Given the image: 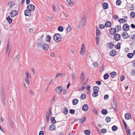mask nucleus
<instances>
[{
	"label": "nucleus",
	"mask_w": 135,
	"mask_h": 135,
	"mask_svg": "<svg viewBox=\"0 0 135 135\" xmlns=\"http://www.w3.org/2000/svg\"><path fill=\"white\" fill-rule=\"evenodd\" d=\"M61 37L59 33H56L54 36V40L56 42H59L61 40Z\"/></svg>",
	"instance_id": "nucleus-1"
},
{
	"label": "nucleus",
	"mask_w": 135,
	"mask_h": 135,
	"mask_svg": "<svg viewBox=\"0 0 135 135\" xmlns=\"http://www.w3.org/2000/svg\"><path fill=\"white\" fill-rule=\"evenodd\" d=\"M2 101L3 103H4L6 98L5 90L3 88H2Z\"/></svg>",
	"instance_id": "nucleus-2"
},
{
	"label": "nucleus",
	"mask_w": 135,
	"mask_h": 135,
	"mask_svg": "<svg viewBox=\"0 0 135 135\" xmlns=\"http://www.w3.org/2000/svg\"><path fill=\"white\" fill-rule=\"evenodd\" d=\"M112 25L111 22L109 21H107L105 23V26L102 24V29L104 28L105 27H110Z\"/></svg>",
	"instance_id": "nucleus-3"
},
{
	"label": "nucleus",
	"mask_w": 135,
	"mask_h": 135,
	"mask_svg": "<svg viewBox=\"0 0 135 135\" xmlns=\"http://www.w3.org/2000/svg\"><path fill=\"white\" fill-rule=\"evenodd\" d=\"M113 107L114 110L116 112L117 111V102L115 99L114 97L113 98Z\"/></svg>",
	"instance_id": "nucleus-4"
},
{
	"label": "nucleus",
	"mask_w": 135,
	"mask_h": 135,
	"mask_svg": "<svg viewBox=\"0 0 135 135\" xmlns=\"http://www.w3.org/2000/svg\"><path fill=\"white\" fill-rule=\"evenodd\" d=\"M114 35V39L116 41H118L120 40V35L118 34L115 33Z\"/></svg>",
	"instance_id": "nucleus-5"
},
{
	"label": "nucleus",
	"mask_w": 135,
	"mask_h": 135,
	"mask_svg": "<svg viewBox=\"0 0 135 135\" xmlns=\"http://www.w3.org/2000/svg\"><path fill=\"white\" fill-rule=\"evenodd\" d=\"M27 9L30 11H33L35 8V6L32 4H29L28 5L27 7Z\"/></svg>",
	"instance_id": "nucleus-6"
},
{
	"label": "nucleus",
	"mask_w": 135,
	"mask_h": 135,
	"mask_svg": "<svg viewBox=\"0 0 135 135\" xmlns=\"http://www.w3.org/2000/svg\"><path fill=\"white\" fill-rule=\"evenodd\" d=\"M129 26L128 24H124L123 25L122 28L123 30L127 31L129 30Z\"/></svg>",
	"instance_id": "nucleus-7"
},
{
	"label": "nucleus",
	"mask_w": 135,
	"mask_h": 135,
	"mask_svg": "<svg viewBox=\"0 0 135 135\" xmlns=\"http://www.w3.org/2000/svg\"><path fill=\"white\" fill-rule=\"evenodd\" d=\"M85 46L84 44H82L81 47V50L80 51V53L81 55H83L85 50Z\"/></svg>",
	"instance_id": "nucleus-8"
},
{
	"label": "nucleus",
	"mask_w": 135,
	"mask_h": 135,
	"mask_svg": "<svg viewBox=\"0 0 135 135\" xmlns=\"http://www.w3.org/2000/svg\"><path fill=\"white\" fill-rule=\"evenodd\" d=\"M41 47L43 50H47L49 47L48 45L45 43H43Z\"/></svg>",
	"instance_id": "nucleus-9"
},
{
	"label": "nucleus",
	"mask_w": 135,
	"mask_h": 135,
	"mask_svg": "<svg viewBox=\"0 0 135 135\" xmlns=\"http://www.w3.org/2000/svg\"><path fill=\"white\" fill-rule=\"evenodd\" d=\"M56 91L59 94H61L62 91V88L60 86H57L56 89Z\"/></svg>",
	"instance_id": "nucleus-10"
},
{
	"label": "nucleus",
	"mask_w": 135,
	"mask_h": 135,
	"mask_svg": "<svg viewBox=\"0 0 135 135\" xmlns=\"http://www.w3.org/2000/svg\"><path fill=\"white\" fill-rule=\"evenodd\" d=\"M17 14V12L16 10L12 11L10 12L11 17H13L15 16Z\"/></svg>",
	"instance_id": "nucleus-11"
},
{
	"label": "nucleus",
	"mask_w": 135,
	"mask_h": 135,
	"mask_svg": "<svg viewBox=\"0 0 135 135\" xmlns=\"http://www.w3.org/2000/svg\"><path fill=\"white\" fill-rule=\"evenodd\" d=\"M31 11L28 9L24 11L25 15L26 16H31Z\"/></svg>",
	"instance_id": "nucleus-12"
},
{
	"label": "nucleus",
	"mask_w": 135,
	"mask_h": 135,
	"mask_svg": "<svg viewBox=\"0 0 135 135\" xmlns=\"http://www.w3.org/2000/svg\"><path fill=\"white\" fill-rule=\"evenodd\" d=\"M88 109V105L86 104L84 105L82 107V110L85 111H87Z\"/></svg>",
	"instance_id": "nucleus-13"
},
{
	"label": "nucleus",
	"mask_w": 135,
	"mask_h": 135,
	"mask_svg": "<svg viewBox=\"0 0 135 135\" xmlns=\"http://www.w3.org/2000/svg\"><path fill=\"white\" fill-rule=\"evenodd\" d=\"M103 8L104 9H106L108 8V4L107 3H104L102 4Z\"/></svg>",
	"instance_id": "nucleus-14"
},
{
	"label": "nucleus",
	"mask_w": 135,
	"mask_h": 135,
	"mask_svg": "<svg viewBox=\"0 0 135 135\" xmlns=\"http://www.w3.org/2000/svg\"><path fill=\"white\" fill-rule=\"evenodd\" d=\"M116 52L115 50H112L110 52V55L112 56H114L116 54Z\"/></svg>",
	"instance_id": "nucleus-15"
},
{
	"label": "nucleus",
	"mask_w": 135,
	"mask_h": 135,
	"mask_svg": "<svg viewBox=\"0 0 135 135\" xmlns=\"http://www.w3.org/2000/svg\"><path fill=\"white\" fill-rule=\"evenodd\" d=\"M85 23H84L83 24V22H81L80 21V22L79 25L78 26V27L79 28H84L85 27Z\"/></svg>",
	"instance_id": "nucleus-16"
},
{
	"label": "nucleus",
	"mask_w": 135,
	"mask_h": 135,
	"mask_svg": "<svg viewBox=\"0 0 135 135\" xmlns=\"http://www.w3.org/2000/svg\"><path fill=\"white\" fill-rule=\"evenodd\" d=\"M125 118L127 120L130 119L131 118V116L129 113H127L125 115Z\"/></svg>",
	"instance_id": "nucleus-17"
},
{
	"label": "nucleus",
	"mask_w": 135,
	"mask_h": 135,
	"mask_svg": "<svg viewBox=\"0 0 135 135\" xmlns=\"http://www.w3.org/2000/svg\"><path fill=\"white\" fill-rule=\"evenodd\" d=\"M96 27L97 28V30H96V36L97 37H100L101 35V32L99 30V29L97 28V26Z\"/></svg>",
	"instance_id": "nucleus-18"
},
{
	"label": "nucleus",
	"mask_w": 135,
	"mask_h": 135,
	"mask_svg": "<svg viewBox=\"0 0 135 135\" xmlns=\"http://www.w3.org/2000/svg\"><path fill=\"white\" fill-rule=\"evenodd\" d=\"M122 36L124 37L125 39H126L128 38V34L127 32H123L122 33Z\"/></svg>",
	"instance_id": "nucleus-19"
},
{
	"label": "nucleus",
	"mask_w": 135,
	"mask_h": 135,
	"mask_svg": "<svg viewBox=\"0 0 135 135\" xmlns=\"http://www.w3.org/2000/svg\"><path fill=\"white\" fill-rule=\"evenodd\" d=\"M56 126L55 125L52 124L49 127V129L51 131H53L55 129Z\"/></svg>",
	"instance_id": "nucleus-20"
},
{
	"label": "nucleus",
	"mask_w": 135,
	"mask_h": 135,
	"mask_svg": "<svg viewBox=\"0 0 135 135\" xmlns=\"http://www.w3.org/2000/svg\"><path fill=\"white\" fill-rule=\"evenodd\" d=\"M51 36L49 35H47L45 38V40L46 42H50V41Z\"/></svg>",
	"instance_id": "nucleus-21"
},
{
	"label": "nucleus",
	"mask_w": 135,
	"mask_h": 135,
	"mask_svg": "<svg viewBox=\"0 0 135 135\" xmlns=\"http://www.w3.org/2000/svg\"><path fill=\"white\" fill-rule=\"evenodd\" d=\"M68 112V110L67 108L65 107L63 109V112L65 115L67 114Z\"/></svg>",
	"instance_id": "nucleus-22"
},
{
	"label": "nucleus",
	"mask_w": 135,
	"mask_h": 135,
	"mask_svg": "<svg viewBox=\"0 0 135 135\" xmlns=\"http://www.w3.org/2000/svg\"><path fill=\"white\" fill-rule=\"evenodd\" d=\"M110 76L114 78L116 76L117 74V73L114 71L112 72L110 74Z\"/></svg>",
	"instance_id": "nucleus-23"
},
{
	"label": "nucleus",
	"mask_w": 135,
	"mask_h": 135,
	"mask_svg": "<svg viewBox=\"0 0 135 135\" xmlns=\"http://www.w3.org/2000/svg\"><path fill=\"white\" fill-rule=\"evenodd\" d=\"M14 5V3L13 2L11 1L9 2L8 3V6L9 7V8H11Z\"/></svg>",
	"instance_id": "nucleus-24"
},
{
	"label": "nucleus",
	"mask_w": 135,
	"mask_h": 135,
	"mask_svg": "<svg viewBox=\"0 0 135 135\" xmlns=\"http://www.w3.org/2000/svg\"><path fill=\"white\" fill-rule=\"evenodd\" d=\"M78 102V100L76 99H75L72 101V103L73 105H76Z\"/></svg>",
	"instance_id": "nucleus-25"
},
{
	"label": "nucleus",
	"mask_w": 135,
	"mask_h": 135,
	"mask_svg": "<svg viewBox=\"0 0 135 135\" xmlns=\"http://www.w3.org/2000/svg\"><path fill=\"white\" fill-rule=\"evenodd\" d=\"M6 20L9 24H11L12 22V19L9 16H8L7 17Z\"/></svg>",
	"instance_id": "nucleus-26"
},
{
	"label": "nucleus",
	"mask_w": 135,
	"mask_h": 135,
	"mask_svg": "<svg viewBox=\"0 0 135 135\" xmlns=\"http://www.w3.org/2000/svg\"><path fill=\"white\" fill-rule=\"evenodd\" d=\"M127 57L130 59L132 58L134 56L133 54L132 53H129L128 54H127Z\"/></svg>",
	"instance_id": "nucleus-27"
},
{
	"label": "nucleus",
	"mask_w": 135,
	"mask_h": 135,
	"mask_svg": "<svg viewBox=\"0 0 135 135\" xmlns=\"http://www.w3.org/2000/svg\"><path fill=\"white\" fill-rule=\"evenodd\" d=\"M99 89V87L98 86H94L93 88L94 91L97 92L98 93Z\"/></svg>",
	"instance_id": "nucleus-28"
},
{
	"label": "nucleus",
	"mask_w": 135,
	"mask_h": 135,
	"mask_svg": "<svg viewBox=\"0 0 135 135\" xmlns=\"http://www.w3.org/2000/svg\"><path fill=\"white\" fill-rule=\"evenodd\" d=\"M130 16L132 18L135 17V12L133 11L131 12L130 13Z\"/></svg>",
	"instance_id": "nucleus-29"
},
{
	"label": "nucleus",
	"mask_w": 135,
	"mask_h": 135,
	"mask_svg": "<svg viewBox=\"0 0 135 135\" xmlns=\"http://www.w3.org/2000/svg\"><path fill=\"white\" fill-rule=\"evenodd\" d=\"M108 113V111L105 109H103L102 110V114L103 115H106Z\"/></svg>",
	"instance_id": "nucleus-30"
},
{
	"label": "nucleus",
	"mask_w": 135,
	"mask_h": 135,
	"mask_svg": "<svg viewBox=\"0 0 135 135\" xmlns=\"http://www.w3.org/2000/svg\"><path fill=\"white\" fill-rule=\"evenodd\" d=\"M42 44L43 43L41 42H38L36 43V46H37L38 47L40 48L41 46L42 47Z\"/></svg>",
	"instance_id": "nucleus-31"
},
{
	"label": "nucleus",
	"mask_w": 135,
	"mask_h": 135,
	"mask_svg": "<svg viewBox=\"0 0 135 135\" xmlns=\"http://www.w3.org/2000/svg\"><path fill=\"white\" fill-rule=\"evenodd\" d=\"M86 16V15L84 14L83 16L84 17L82 18V22H83V24L84 23H85L86 21V20L85 18Z\"/></svg>",
	"instance_id": "nucleus-32"
},
{
	"label": "nucleus",
	"mask_w": 135,
	"mask_h": 135,
	"mask_svg": "<svg viewBox=\"0 0 135 135\" xmlns=\"http://www.w3.org/2000/svg\"><path fill=\"white\" fill-rule=\"evenodd\" d=\"M118 128L117 126H113L112 128V130L113 131H115L117 130Z\"/></svg>",
	"instance_id": "nucleus-33"
},
{
	"label": "nucleus",
	"mask_w": 135,
	"mask_h": 135,
	"mask_svg": "<svg viewBox=\"0 0 135 135\" xmlns=\"http://www.w3.org/2000/svg\"><path fill=\"white\" fill-rule=\"evenodd\" d=\"M86 120V118L85 117L82 118L81 119H79L80 122L82 123H83Z\"/></svg>",
	"instance_id": "nucleus-34"
},
{
	"label": "nucleus",
	"mask_w": 135,
	"mask_h": 135,
	"mask_svg": "<svg viewBox=\"0 0 135 135\" xmlns=\"http://www.w3.org/2000/svg\"><path fill=\"white\" fill-rule=\"evenodd\" d=\"M111 28H110V30H109V32H110V34L112 35H113L115 34V31L114 30H111Z\"/></svg>",
	"instance_id": "nucleus-35"
},
{
	"label": "nucleus",
	"mask_w": 135,
	"mask_h": 135,
	"mask_svg": "<svg viewBox=\"0 0 135 135\" xmlns=\"http://www.w3.org/2000/svg\"><path fill=\"white\" fill-rule=\"evenodd\" d=\"M114 44L112 42L109 43L108 45V46L110 49H112L113 47Z\"/></svg>",
	"instance_id": "nucleus-36"
},
{
	"label": "nucleus",
	"mask_w": 135,
	"mask_h": 135,
	"mask_svg": "<svg viewBox=\"0 0 135 135\" xmlns=\"http://www.w3.org/2000/svg\"><path fill=\"white\" fill-rule=\"evenodd\" d=\"M86 97V95L84 93L82 94L80 96L81 99L82 100L84 99Z\"/></svg>",
	"instance_id": "nucleus-37"
},
{
	"label": "nucleus",
	"mask_w": 135,
	"mask_h": 135,
	"mask_svg": "<svg viewBox=\"0 0 135 135\" xmlns=\"http://www.w3.org/2000/svg\"><path fill=\"white\" fill-rule=\"evenodd\" d=\"M111 119V118L107 117L105 118V120L107 123H108L110 121Z\"/></svg>",
	"instance_id": "nucleus-38"
},
{
	"label": "nucleus",
	"mask_w": 135,
	"mask_h": 135,
	"mask_svg": "<svg viewBox=\"0 0 135 135\" xmlns=\"http://www.w3.org/2000/svg\"><path fill=\"white\" fill-rule=\"evenodd\" d=\"M84 132L86 135H89L90 132L89 130H86L84 131Z\"/></svg>",
	"instance_id": "nucleus-39"
},
{
	"label": "nucleus",
	"mask_w": 135,
	"mask_h": 135,
	"mask_svg": "<svg viewBox=\"0 0 135 135\" xmlns=\"http://www.w3.org/2000/svg\"><path fill=\"white\" fill-rule=\"evenodd\" d=\"M119 21L120 23H125L126 21L124 19L121 18L119 20Z\"/></svg>",
	"instance_id": "nucleus-40"
},
{
	"label": "nucleus",
	"mask_w": 135,
	"mask_h": 135,
	"mask_svg": "<svg viewBox=\"0 0 135 135\" xmlns=\"http://www.w3.org/2000/svg\"><path fill=\"white\" fill-rule=\"evenodd\" d=\"M55 95H54L53 96L52 99L51 101V103L52 104L54 103L55 102Z\"/></svg>",
	"instance_id": "nucleus-41"
},
{
	"label": "nucleus",
	"mask_w": 135,
	"mask_h": 135,
	"mask_svg": "<svg viewBox=\"0 0 135 135\" xmlns=\"http://www.w3.org/2000/svg\"><path fill=\"white\" fill-rule=\"evenodd\" d=\"M58 30L60 32H62L64 30V28L62 27L61 26H59L58 28Z\"/></svg>",
	"instance_id": "nucleus-42"
},
{
	"label": "nucleus",
	"mask_w": 135,
	"mask_h": 135,
	"mask_svg": "<svg viewBox=\"0 0 135 135\" xmlns=\"http://www.w3.org/2000/svg\"><path fill=\"white\" fill-rule=\"evenodd\" d=\"M51 120L52 122L54 124L56 122L54 117H51Z\"/></svg>",
	"instance_id": "nucleus-43"
},
{
	"label": "nucleus",
	"mask_w": 135,
	"mask_h": 135,
	"mask_svg": "<svg viewBox=\"0 0 135 135\" xmlns=\"http://www.w3.org/2000/svg\"><path fill=\"white\" fill-rule=\"evenodd\" d=\"M98 93L97 92L94 91V93L92 94V96L94 97H96L98 96Z\"/></svg>",
	"instance_id": "nucleus-44"
},
{
	"label": "nucleus",
	"mask_w": 135,
	"mask_h": 135,
	"mask_svg": "<svg viewBox=\"0 0 135 135\" xmlns=\"http://www.w3.org/2000/svg\"><path fill=\"white\" fill-rule=\"evenodd\" d=\"M80 79H85L84 74L83 72H82L80 74Z\"/></svg>",
	"instance_id": "nucleus-45"
},
{
	"label": "nucleus",
	"mask_w": 135,
	"mask_h": 135,
	"mask_svg": "<svg viewBox=\"0 0 135 135\" xmlns=\"http://www.w3.org/2000/svg\"><path fill=\"white\" fill-rule=\"evenodd\" d=\"M103 77L104 79L106 80L109 77V75L108 74L106 73L104 75Z\"/></svg>",
	"instance_id": "nucleus-46"
},
{
	"label": "nucleus",
	"mask_w": 135,
	"mask_h": 135,
	"mask_svg": "<svg viewBox=\"0 0 135 135\" xmlns=\"http://www.w3.org/2000/svg\"><path fill=\"white\" fill-rule=\"evenodd\" d=\"M66 1L70 5H73L74 4V2H72L71 0H66Z\"/></svg>",
	"instance_id": "nucleus-47"
},
{
	"label": "nucleus",
	"mask_w": 135,
	"mask_h": 135,
	"mask_svg": "<svg viewBox=\"0 0 135 135\" xmlns=\"http://www.w3.org/2000/svg\"><path fill=\"white\" fill-rule=\"evenodd\" d=\"M123 122L125 129L126 130H127V124H126V122L124 121L123 119Z\"/></svg>",
	"instance_id": "nucleus-48"
},
{
	"label": "nucleus",
	"mask_w": 135,
	"mask_h": 135,
	"mask_svg": "<svg viewBox=\"0 0 135 135\" xmlns=\"http://www.w3.org/2000/svg\"><path fill=\"white\" fill-rule=\"evenodd\" d=\"M116 27L117 28V32H119L121 30V27L119 25H118L117 26H116Z\"/></svg>",
	"instance_id": "nucleus-49"
},
{
	"label": "nucleus",
	"mask_w": 135,
	"mask_h": 135,
	"mask_svg": "<svg viewBox=\"0 0 135 135\" xmlns=\"http://www.w3.org/2000/svg\"><path fill=\"white\" fill-rule=\"evenodd\" d=\"M121 3V1L120 0H117L116 2V4L118 5H120Z\"/></svg>",
	"instance_id": "nucleus-50"
},
{
	"label": "nucleus",
	"mask_w": 135,
	"mask_h": 135,
	"mask_svg": "<svg viewBox=\"0 0 135 135\" xmlns=\"http://www.w3.org/2000/svg\"><path fill=\"white\" fill-rule=\"evenodd\" d=\"M71 75L73 81V82H74L76 80V77L75 76V75L74 74H71Z\"/></svg>",
	"instance_id": "nucleus-51"
},
{
	"label": "nucleus",
	"mask_w": 135,
	"mask_h": 135,
	"mask_svg": "<svg viewBox=\"0 0 135 135\" xmlns=\"http://www.w3.org/2000/svg\"><path fill=\"white\" fill-rule=\"evenodd\" d=\"M99 36L97 37L96 36V43L97 44H99V39L100 38Z\"/></svg>",
	"instance_id": "nucleus-52"
},
{
	"label": "nucleus",
	"mask_w": 135,
	"mask_h": 135,
	"mask_svg": "<svg viewBox=\"0 0 135 135\" xmlns=\"http://www.w3.org/2000/svg\"><path fill=\"white\" fill-rule=\"evenodd\" d=\"M120 44L119 43H118L117 45H115L116 48L117 49H119L120 48Z\"/></svg>",
	"instance_id": "nucleus-53"
},
{
	"label": "nucleus",
	"mask_w": 135,
	"mask_h": 135,
	"mask_svg": "<svg viewBox=\"0 0 135 135\" xmlns=\"http://www.w3.org/2000/svg\"><path fill=\"white\" fill-rule=\"evenodd\" d=\"M63 75L62 73H58L55 76V78H56L58 77H59L60 76H61Z\"/></svg>",
	"instance_id": "nucleus-54"
},
{
	"label": "nucleus",
	"mask_w": 135,
	"mask_h": 135,
	"mask_svg": "<svg viewBox=\"0 0 135 135\" xmlns=\"http://www.w3.org/2000/svg\"><path fill=\"white\" fill-rule=\"evenodd\" d=\"M69 112L71 114H73L75 113V111L74 110L71 109L70 110Z\"/></svg>",
	"instance_id": "nucleus-55"
},
{
	"label": "nucleus",
	"mask_w": 135,
	"mask_h": 135,
	"mask_svg": "<svg viewBox=\"0 0 135 135\" xmlns=\"http://www.w3.org/2000/svg\"><path fill=\"white\" fill-rule=\"evenodd\" d=\"M46 118L47 121L48 122L49 120V114L48 113H46Z\"/></svg>",
	"instance_id": "nucleus-56"
},
{
	"label": "nucleus",
	"mask_w": 135,
	"mask_h": 135,
	"mask_svg": "<svg viewBox=\"0 0 135 135\" xmlns=\"http://www.w3.org/2000/svg\"><path fill=\"white\" fill-rule=\"evenodd\" d=\"M109 96L108 94L105 95L104 97V99L105 100L108 99Z\"/></svg>",
	"instance_id": "nucleus-57"
},
{
	"label": "nucleus",
	"mask_w": 135,
	"mask_h": 135,
	"mask_svg": "<svg viewBox=\"0 0 135 135\" xmlns=\"http://www.w3.org/2000/svg\"><path fill=\"white\" fill-rule=\"evenodd\" d=\"M26 75V78H28L29 77L28 75V72L27 71H26L25 72Z\"/></svg>",
	"instance_id": "nucleus-58"
},
{
	"label": "nucleus",
	"mask_w": 135,
	"mask_h": 135,
	"mask_svg": "<svg viewBox=\"0 0 135 135\" xmlns=\"http://www.w3.org/2000/svg\"><path fill=\"white\" fill-rule=\"evenodd\" d=\"M71 30V27L69 26L67 28V31L68 32H70Z\"/></svg>",
	"instance_id": "nucleus-59"
},
{
	"label": "nucleus",
	"mask_w": 135,
	"mask_h": 135,
	"mask_svg": "<svg viewBox=\"0 0 135 135\" xmlns=\"http://www.w3.org/2000/svg\"><path fill=\"white\" fill-rule=\"evenodd\" d=\"M126 130V132L127 133L128 135L129 134L130 135H131V132L130 131L129 129H128Z\"/></svg>",
	"instance_id": "nucleus-60"
},
{
	"label": "nucleus",
	"mask_w": 135,
	"mask_h": 135,
	"mask_svg": "<svg viewBox=\"0 0 135 135\" xmlns=\"http://www.w3.org/2000/svg\"><path fill=\"white\" fill-rule=\"evenodd\" d=\"M131 39L134 41H135V35H133L131 36Z\"/></svg>",
	"instance_id": "nucleus-61"
},
{
	"label": "nucleus",
	"mask_w": 135,
	"mask_h": 135,
	"mask_svg": "<svg viewBox=\"0 0 135 135\" xmlns=\"http://www.w3.org/2000/svg\"><path fill=\"white\" fill-rule=\"evenodd\" d=\"M131 74L132 75H135V70H132L131 72Z\"/></svg>",
	"instance_id": "nucleus-62"
},
{
	"label": "nucleus",
	"mask_w": 135,
	"mask_h": 135,
	"mask_svg": "<svg viewBox=\"0 0 135 135\" xmlns=\"http://www.w3.org/2000/svg\"><path fill=\"white\" fill-rule=\"evenodd\" d=\"M106 131L107 130L105 129H102V133H105Z\"/></svg>",
	"instance_id": "nucleus-63"
},
{
	"label": "nucleus",
	"mask_w": 135,
	"mask_h": 135,
	"mask_svg": "<svg viewBox=\"0 0 135 135\" xmlns=\"http://www.w3.org/2000/svg\"><path fill=\"white\" fill-rule=\"evenodd\" d=\"M44 133L43 131H40L39 133V135H44Z\"/></svg>",
	"instance_id": "nucleus-64"
}]
</instances>
